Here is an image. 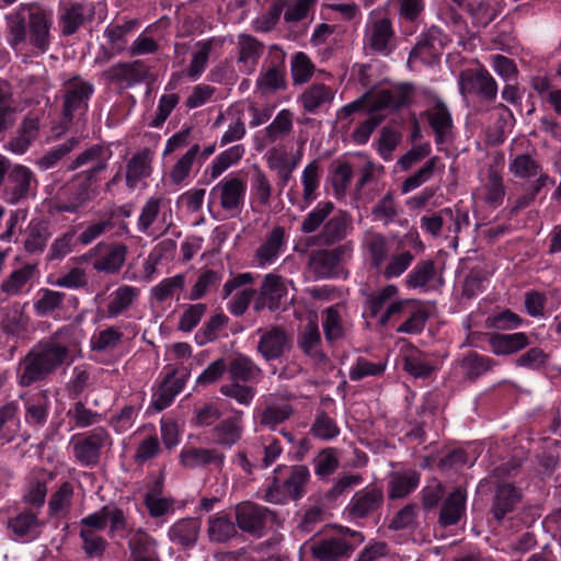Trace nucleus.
Returning a JSON list of instances; mask_svg holds the SVG:
<instances>
[{"mask_svg":"<svg viewBox=\"0 0 561 561\" xmlns=\"http://www.w3.org/2000/svg\"><path fill=\"white\" fill-rule=\"evenodd\" d=\"M7 43L14 51L47 53L53 42V13L37 3H22L4 16Z\"/></svg>","mask_w":561,"mask_h":561,"instance_id":"1","label":"nucleus"},{"mask_svg":"<svg viewBox=\"0 0 561 561\" xmlns=\"http://www.w3.org/2000/svg\"><path fill=\"white\" fill-rule=\"evenodd\" d=\"M72 362L70 350L57 337L39 341L20 359L16 367V381L21 387H30L46 380L64 365Z\"/></svg>","mask_w":561,"mask_h":561,"instance_id":"2","label":"nucleus"},{"mask_svg":"<svg viewBox=\"0 0 561 561\" xmlns=\"http://www.w3.org/2000/svg\"><path fill=\"white\" fill-rule=\"evenodd\" d=\"M334 204L330 201L319 202L302 219L300 232L310 234L316 231L314 243L322 247H336L346 242L354 230L353 217L346 210L332 215Z\"/></svg>","mask_w":561,"mask_h":561,"instance_id":"3","label":"nucleus"},{"mask_svg":"<svg viewBox=\"0 0 561 561\" xmlns=\"http://www.w3.org/2000/svg\"><path fill=\"white\" fill-rule=\"evenodd\" d=\"M51 183L45 186V193L51 197L54 208L58 213H78L85 204L99 194V181L76 173L71 180L58 187L62 182L58 173H53Z\"/></svg>","mask_w":561,"mask_h":561,"instance_id":"4","label":"nucleus"},{"mask_svg":"<svg viewBox=\"0 0 561 561\" xmlns=\"http://www.w3.org/2000/svg\"><path fill=\"white\" fill-rule=\"evenodd\" d=\"M309 480L310 472L306 466L278 465L273 470L262 500L276 505L286 504L289 500L298 501L305 495Z\"/></svg>","mask_w":561,"mask_h":561,"instance_id":"5","label":"nucleus"},{"mask_svg":"<svg viewBox=\"0 0 561 561\" xmlns=\"http://www.w3.org/2000/svg\"><path fill=\"white\" fill-rule=\"evenodd\" d=\"M245 183L236 176H226L209 192L208 211L213 219L237 218L244 207Z\"/></svg>","mask_w":561,"mask_h":561,"instance_id":"6","label":"nucleus"},{"mask_svg":"<svg viewBox=\"0 0 561 561\" xmlns=\"http://www.w3.org/2000/svg\"><path fill=\"white\" fill-rule=\"evenodd\" d=\"M354 241H346L336 247L318 249L310 252L307 271L313 279H332L345 275L344 264L353 257Z\"/></svg>","mask_w":561,"mask_h":561,"instance_id":"7","label":"nucleus"},{"mask_svg":"<svg viewBox=\"0 0 561 561\" xmlns=\"http://www.w3.org/2000/svg\"><path fill=\"white\" fill-rule=\"evenodd\" d=\"M365 540L360 531L341 528L340 535L327 536L310 545V552L317 561H343L348 559L356 546Z\"/></svg>","mask_w":561,"mask_h":561,"instance_id":"8","label":"nucleus"},{"mask_svg":"<svg viewBox=\"0 0 561 561\" xmlns=\"http://www.w3.org/2000/svg\"><path fill=\"white\" fill-rule=\"evenodd\" d=\"M94 93V85L75 76L64 81L61 89V117L64 124H70L73 119H80L89 110V101Z\"/></svg>","mask_w":561,"mask_h":561,"instance_id":"9","label":"nucleus"},{"mask_svg":"<svg viewBox=\"0 0 561 561\" xmlns=\"http://www.w3.org/2000/svg\"><path fill=\"white\" fill-rule=\"evenodd\" d=\"M1 188L3 201L8 204L16 205L35 195L37 180L30 168L14 164L10 169Z\"/></svg>","mask_w":561,"mask_h":561,"instance_id":"10","label":"nucleus"},{"mask_svg":"<svg viewBox=\"0 0 561 561\" xmlns=\"http://www.w3.org/2000/svg\"><path fill=\"white\" fill-rule=\"evenodd\" d=\"M398 294L396 285H387L376 291L367 294L366 310L370 317L377 318L380 325H386L397 313H400L407 301L392 299Z\"/></svg>","mask_w":561,"mask_h":561,"instance_id":"11","label":"nucleus"},{"mask_svg":"<svg viewBox=\"0 0 561 561\" xmlns=\"http://www.w3.org/2000/svg\"><path fill=\"white\" fill-rule=\"evenodd\" d=\"M110 523L108 537H115L118 533L129 530L124 511L115 505H104L80 520V530L91 533L104 530Z\"/></svg>","mask_w":561,"mask_h":561,"instance_id":"12","label":"nucleus"},{"mask_svg":"<svg viewBox=\"0 0 561 561\" xmlns=\"http://www.w3.org/2000/svg\"><path fill=\"white\" fill-rule=\"evenodd\" d=\"M108 440V433L99 427L88 434L72 437L70 444L77 461L82 466L92 467L99 462L101 450Z\"/></svg>","mask_w":561,"mask_h":561,"instance_id":"13","label":"nucleus"},{"mask_svg":"<svg viewBox=\"0 0 561 561\" xmlns=\"http://www.w3.org/2000/svg\"><path fill=\"white\" fill-rule=\"evenodd\" d=\"M112 157V151L103 145H92L76 156L66 167L67 171L81 170L79 173L100 181L99 174L105 171Z\"/></svg>","mask_w":561,"mask_h":561,"instance_id":"14","label":"nucleus"},{"mask_svg":"<svg viewBox=\"0 0 561 561\" xmlns=\"http://www.w3.org/2000/svg\"><path fill=\"white\" fill-rule=\"evenodd\" d=\"M275 517L273 511L255 503L244 502L236 506L237 526L254 537H262L267 524Z\"/></svg>","mask_w":561,"mask_h":561,"instance_id":"15","label":"nucleus"},{"mask_svg":"<svg viewBox=\"0 0 561 561\" xmlns=\"http://www.w3.org/2000/svg\"><path fill=\"white\" fill-rule=\"evenodd\" d=\"M103 76L106 81L127 89L146 81L150 76V67L141 59L116 62Z\"/></svg>","mask_w":561,"mask_h":561,"instance_id":"16","label":"nucleus"},{"mask_svg":"<svg viewBox=\"0 0 561 561\" xmlns=\"http://www.w3.org/2000/svg\"><path fill=\"white\" fill-rule=\"evenodd\" d=\"M287 89V71L284 55L277 60L264 64L255 80V91L263 98H268Z\"/></svg>","mask_w":561,"mask_h":561,"instance_id":"17","label":"nucleus"},{"mask_svg":"<svg viewBox=\"0 0 561 561\" xmlns=\"http://www.w3.org/2000/svg\"><path fill=\"white\" fill-rule=\"evenodd\" d=\"M383 491L377 485H368L356 492L347 506L345 513L352 520H359L370 517L383 504Z\"/></svg>","mask_w":561,"mask_h":561,"instance_id":"18","label":"nucleus"},{"mask_svg":"<svg viewBox=\"0 0 561 561\" xmlns=\"http://www.w3.org/2000/svg\"><path fill=\"white\" fill-rule=\"evenodd\" d=\"M459 88L463 95L474 94L486 101L495 100L497 94L495 80L484 69L462 71L459 77Z\"/></svg>","mask_w":561,"mask_h":561,"instance_id":"19","label":"nucleus"},{"mask_svg":"<svg viewBox=\"0 0 561 561\" xmlns=\"http://www.w3.org/2000/svg\"><path fill=\"white\" fill-rule=\"evenodd\" d=\"M394 31L389 19H373L366 24L365 46L380 55H389L393 50Z\"/></svg>","mask_w":561,"mask_h":561,"instance_id":"20","label":"nucleus"},{"mask_svg":"<svg viewBox=\"0 0 561 561\" xmlns=\"http://www.w3.org/2000/svg\"><path fill=\"white\" fill-rule=\"evenodd\" d=\"M287 295V286L284 279L276 274L270 273L264 276L259 295L254 301L253 309L260 312L264 308L270 311H277L280 300Z\"/></svg>","mask_w":561,"mask_h":561,"instance_id":"21","label":"nucleus"},{"mask_svg":"<svg viewBox=\"0 0 561 561\" xmlns=\"http://www.w3.org/2000/svg\"><path fill=\"white\" fill-rule=\"evenodd\" d=\"M154 152L149 148H144L135 152L126 162L125 183L134 191L140 185L146 186L145 181L152 173V162Z\"/></svg>","mask_w":561,"mask_h":561,"instance_id":"22","label":"nucleus"},{"mask_svg":"<svg viewBox=\"0 0 561 561\" xmlns=\"http://www.w3.org/2000/svg\"><path fill=\"white\" fill-rule=\"evenodd\" d=\"M257 333H261V337L256 351L267 362L279 358L290 347V339L279 325L272 327L267 331L260 329Z\"/></svg>","mask_w":561,"mask_h":561,"instance_id":"23","label":"nucleus"},{"mask_svg":"<svg viewBox=\"0 0 561 561\" xmlns=\"http://www.w3.org/2000/svg\"><path fill=\"white\" fill-rule=\"evenodd\" d=\"M129 561H161L158 553V541L142 528L129 529Z\"/></svg>","mask_w":561,"mask_h":561,"instance_id":"24","label":"nucleus"},{"mask_svg":"<svg viewBox=\"0 0 561 561\" xmlns=\"http://www.w3.org/2000/svg\"><path fill=\"white\" fill-rule=\"evenodd\" d=\"M413 91L409 83H401L391 90H380L373 99L370 111L399 110L408 106L412 102Z\"/></svg>","mask_w":561,"mask_h":561,"instance_id":"25","label":"nucleus"},{"mask_svg":"<svg viewBox=\"0 0 561 561\" xmlns=\"http://www.w3.org/2000/svg\"><path fill=\"white\" fill-rule=\"evenodd\" d=\"M188 374L178 376V371L169 373L157 391L152 396L151 407L156 411L167 409L174 400V398L184 389Z\"/></svg>","mask_w":561,"mask_h":561,"instance_id":"26","label":"nucleus"},{"mask_svg":"<svg viewBox=\"0 0 561 561\" xmlns=\"http://www.w3.org/2000/svg\"><path fill=\"white\" fill-rule=\"evenodd\" d=\"M230 381L256 383L263 376L262 368L248 355L237 354L227 364Z\"/></svg>","mask_w":561,"mask_h":561,"instance_id":"27","label":"nucleus"},{"mask_svg":"<svg viewBox=\"0 0 561 561\" xmlns=\"http://www.w3.org/2000/svg\"><path fill=\"white\" fill-rule=\"evenodd\" d=\"M39 131V118L26 115L20 123L15 135L8 141L7 149L15 154H23L35 141Z\"/></svg>","mask_w":561,"mask_h":561,"instance_id":"28","label":"nucleus"},{"mask_svg":"<svg viewBox=\"0 0 561 561\" xmlns=\"http://www.w3.org/2000/svg\"><path fill=\"white\" fill-rule=\"evenodd\" d=\"M186 284L185 274H176L172 277H167L160 280L157 285L152 286L149 293V301L152 306H170L172 300H179V293L182 291Z\"/></svg>","mask_w":561,"mask_h":561,"instance_id":"29","label":"nucleus"},{"mask_svg":"<svg viewBox=\"0 0 561 561\" xmlns=\"http://www.w3.org/2000/svg\"><path fill=\"white\" fill-rule=\"evenodd\" d=\"M202 528L199 518L186 517L176 520L168 531L170 541L183 548H193L197 543Z\"/></svg>","mask_w":561,"mask_h":561,"instance_id":"30","label":"nucleus"},{"mask_svg":"<svg viewBox=\"0 0 561 561\" xmlns=\"http://www.w3.org/2000/svg\"><path fill=\"white\" fill-rule=\"evenodd\" d=\"M226 456L215 448H184L180 454V461L186 468H196L214 465L221 468Z\"/></svg>","mask_w":561,"mask_h":561,"instance_id":"31","label":"nucleus"},{"mask_svg":"<svg viewBox=\"0 0 561 561\" xmlns=\"http://www.w3.org/2000/svg\"><path fill=\"white\" fill-rule=\"evenodd\" d=\"M44 525L37 513L32 510H24L8 520V528L19 538H38Z\"/></svg>","mask_w":561,"mask_h":561,"instance_id":"32","label":"nucleus"},{"mask_svg":"<svg viewBox=\"0 0 561 561\" xmlns=\"http://www.w3.org/2000/svg\"><path fill=\"white\" fill-rule=\"evenodd\" d=\"M243 425L241 415L221 420L211 431L213 442L224 448H231L241 439Z\"/></svg>","mask_w":561,"mask_h":561,"instance_id":"33","label":"nucleus"},{"mask_svg":"<svg viewBox=\"0 0 561 561\" xmlns=\"http://www.w3.org/2000/svg\"><path fill=\"white\" fill-rule=\"evenodd\" d=\"M25 422L31 426H44L47 422L50 400L47 391H37L25 398Z\"/></svg>","mask_w":561,"mask_h":561,"instance_id":"34","label":"nucleus"},{"mask_svg":"<svg viewBox=\"0 0 561 561\" xmlns=\"http://www.w3.org/2000/svg\"><path fill=\"white\" fill-rule=\"evenodd\" d=\"M238 50V61L242 65V71L247 75L252 73L263 54L264 45L252 35L240 34Z\"/></svg>","mask_w":561,"mask_h":561,"instance_id":"35","label":"nucleus"},{"mask_svg":"<svg viewBox=\"0 0 561 561\" xmlns=\"http://www.w3.org/2000/svg\"><path fill=\"white\" fill-rule=\"evenodd\" d=\"M491 351L497 355H510L516 353L530 343L527 334L523 332L503 334V333H490L488 337Z\"/></svg>","mask_w":561,"mask_h":561,"instance_id":"36","label":"nucleus"},{"mask_svg":"<svg viewBox=\"0 0 561 561\" xmlns=\"http://www.w3.org/2000/svg\"><path fill=\"white\" fill-rule=\"evenodd\" d=\"M467 492L462 488L455 489L445 499L440 513L439 524L444 527L456 525L466 511Z\"/></svg>","mask_w":561,"mask_h":561,"instance_id":"37","label":"nucleus"},{"mask_svg":"<svg viewBox=\"0 0 561 561\" xmlns=\"http://www.w3.org/2000/svg\"><path fill=\"white\" fill-rule=\"evenodd\" d=\"M297 344L301 351L318 362H324L327 355L321 350V335L318 323L310 320L298 334Z\"/></svg>","mask_w":561,"mask_h":561,"instance_id":"38","label":"nucleus"},{"mask_svg":"<svg viewBox=\"0 0 561 561\" xmlns=\"http://www.w3.org/2000/svg\"><path fill=\"white\" fill-rule=\"evenodd\" d=\"M85 11L87 7L79 2H70L59 7L58 23L64 36L75 34L84 24Z\"/></svg>","mask_w":561,"mask_h":561,"instance_id":"39","label":"nucleus"},{"mask_svg":"<svg viewBox=\"0 0 561 561\" xmlns=\"http://www.w3.org/2000/svg\"><path fill=\"white\" fill-rule=\"evenodd\" d=\"M138 26L137 20H125L123 23H111L104 31L112 55H118L128 49V35Z\"/></svg>","mask_w":561,"mask_h":561,"instance_id":"40","label":"nucleus"},{"mask_svg":"<svg viewBox=\"0 0 561 561\" xmlns=\"http://www.w3.org/2000/svg\"><path fill=\"white\" fill-rule=\"evenodd\" d=\"M522 499V492L510 483L497 486L493 500L492 513L496 520H502L511 513Z\"/></svg>","mask_w":561,"mask_h":561,"instance_id":"41","label":"nucleus"},{"mask_svg":"<svg viewBox=\"0 0 561 561\" xmlns=\"http://www.w3.org/2000/svg\"><path fill=\"white\" fill-rule=\"evenodd\" d=\"M293 414L294 408L290 403L285 401L268 402L257 414L259 424L274 431L278 425L289 420Z\"/></svg>","mask_w":561,"mask_h":561,"instance_id":"42","label":"nucleus"},{"mask_svg":"<svg viewBox=\"0 0 561 561\" xmlns=\"http://www.w3.org/2000/svg\"><path fill=\"white\" fill-rule=\"evenodd\" d=\"M334 95L335 93L330 87L323 83H313L301 93L299 101L306 112L316 113L323 105L332 103Z\"/></svg>","mask_w":561,"mask_h":561,"instance_id":"43","label":"nucleus"},{"mask_svg":"<svg viewBox=\"0 0 561 561\" xmlns=\"http://www.w3.org/2000/svg\"><path fill=\"white\" fill-rule=\"evenodd\" d=\"M294 129V113L288 108L280 110L274 119L264 128V140L275 144L288 137Z\"/></svg>","mask_w":561,"mask_h":561,"instance_id":"44","label":"nucleus"},{"mask_svg":"<svg viewBox=\"0 0 561 561\" xmlns=\"http://www.w3.org/2000/svg\"><path fill=\"white\" fill-rule=\"evenodd\" d=\"M436 276L435 263L432 260H423L408 274L405 285L409 288L427 291L434 288Z\"/></svg>","mask_w":561,"mask_h":561,"instance_id":"45","label":"nucleus"},{"mask_svg":"<svg viewBox=\"0 0 561 561\" xmlns=\"http://www.w3.org/2000/svg\"><path fill=\"white\" fill-rule=\"evenodd\" d=\"M442 31L431 27L419 36V39L410 53L411 58H431L439 54L443 48Z\"/></svg>","mask_w":561,"mask_h":561,"instance_id":"46","label":"nucleus"},{"mask_svg":"<svg viewBox=\"0 0 561 561\" xmlns=\"http://www.w3.org/2000/svg\"><path fill=\"white\" fill-rule=\"evenodd\" d=\"M420 483V473L415 470H405L391 474L388 482L389 499H403L414 491Z\"/></svg>","mask_w":561,"mask_h":561,"instance_id":"47","label":"nucleus"},{"mask_svg":"<svg viewBox=\"0 0 561 561\" xmlns=\"http://www.w3.org/2000/svg\"><path fill=\"white\" fill-rule=\"evenodd\" d=\"M494 360L476 352L463 356L459 362L460 373L465 379L474 381L494 367Z\"/></svg>","mask_w":561,"mask_h":561,"instance_id":"48","label":"nucleus"},{"mask_svg":"<svg viewBox=\"0 0 561 561\" xmlns=\"http://www.w3.org/2000/svg\"><path fill=\"white\" fill-rule=\"evenodd\" d=\"M285 243V229L277 226L268 233L265 241L256 249L260 265L273 263L279 255Z\"/></svg>","mask_w":561,"mask_h":561,"instance_id":"49","label":"nucleus"},{"mask_svg":"<svg viewBox=\"0 0 561 561\" xmlns=\"http://www.w3.org/2000/svg\"><path fill=\"white\" fill-rule=\"evenodd\" d=\"M19 404L14 401L0 408V444L13 440L20 430Z\"/></svg>","mask_w":561,"mask_h":561,"instance_id":"50","label":"nucleus"},{"mask_svg":"<svg viewBox=\"0 0 561 561\" xmlns=\"http://www.w3.org/2000/svg\"><path fill=\"white\" fill-rule=\"evenodd\" d=\"M15 114L12 88L7 81L0 80V140L14 126Z\"/></svg>","mask_w":561,"mask_h":561,"instance_id":"51","label":"nucleus"},{"mask_svg":"<svg viewBox=\"0 0 561 561\" xmlns=\"http://www.w3.org/2000/svg\"><path fill=\"white\" fill-rule=\"evenodd\" d=\"M127 252L128 248L124 243H113L105 255L94 261L93 268L106 274L117 273L126 261Z\"/></svg>","mask_w":561,"mask_h":561,"instance_id":"52","label":"nucleus"},{"mask_svg":"<svg viewBox=\"0 0 561 561\" xmlns=\"http://www.w3.org/2000/svg\"><path fill=\"white\" fill-rule=\"evenodd\" d=\"M207 535L211 542H226L237 535V528L227 514L218 513L208 518Z\"/></svg>","mask_w":561,"mask_h":561,"instance_id":"53","label":"nucleus"},{"mask_svg":"<svg viewBox=\"0 0 561 561\" xmlns=\"http://www.w3.org/2000/svg\"><path fill=\"white\" fill-rule=\"evenodd\" d=\"M321 321L325 340L329 343L336 342L345 336L346 327L336 306L324 309Z\"/></svg>","mask_w":561,"mask_h":561,"instance_id":"54","label":"nucleus"},{"mask_svg":"<svg viewBox=\"0 0 561 561\" xmlns=\"http://www.w3.org/2000/svg\"><path fill=\"white\" fill-rule=\"evenodd\" d=\"M139 295V290L129 285L118 287L111 295V300L107 305V317L116 318L130 308L134 300Z\"/></svg>","mask_w":561,"mask_h":561,"instance_id":"55","label":"nucleus"},{"mask_svg":"<svg viewBox=\"0 0 561 561\" xmlns=\"http://www.w3.org/2000/svg\"><path fill=\"white\" fill-rule=\"evenodd\" d=\"M428 124L435 133L436 141L443 142L446 134L453 126V119L449 110L442 102L437 101L427 114Z\"/></svg>","mask_w":561,"mask_h":561,"instance_id":"56","label":"nucleus"},{"mask_svg":"<svg viewBox=\"0 0 561 561\" xmlns=\"http://www.w3.org/2000/svg\"><path fill=\"white\" fill-rule=\"evenodd\" d=\"M301 184L304 187L302 201L305 203V208L314 202L318 197L317 191L320 185V173L319 163L317 161H311L305 167L301 174Z\"/></svg>","mask_w":561,"mask_h":561,"instance_id":"57","label":"nucleus"},{"mask_svg":"<svg viewBox=\"0 0 561 561\" xmlns=\"http://www.w3.org/2000/svg\"><path fill=\"white\" fill-rule=\"evenodd\" d=\"M506 190L502 176L494 170L488 173L486 182L482 186L483 201L493 207L503 203Z\"/></svg>","mask_w":561,"mask_h":561,"instance_id":"58","label":"nucleus"},{"mask_svg":"<svg viewBox=\"0 0 561 561\" xmlns=\"http://www.w3.org/2000/svg\"><path fill=\"white\" fill-rule=\"evenodd\" d=\"M41 297L34 304V310L39 317H49L64 308L65 293L44 288Z\"/></svg>","mask_w":561,"mask_h":561,"instance_id":"59","label":"nucleus"},{"mask_svg":"<svg viewBox=\"0 0 561 561\" xmlns=\"http://www.w3.org/2000/svg\"><path fill=\"white\" fill-rule=\"evenodd\" d=\"M78 144L79 140L77 138L72 137L67 139L65 142L59 144L45 152L36 160L35 164L41 170H49L56 167L64 157L70 153L78 146Z\"/></svg>","mask_w":561,"mask_h":561,"instance_id":"60","label":"nucleus"},{"mask_svg":"<svg viewBox=\"0 0 561 561\" xmlns=\"http://www.w3.org/2000/svg\"><path fill=\"white\" fill-rule=\"evenodd\" d=\"M245 152L243 145H234L220 152L210 164L211 179L218 178L228 168L238 163Z\"/></svg>","mask_w":561,"mask_h":561,"instance_id":"61","label":"nucleus"},{"mask_svg":"<svg viewBox=\"0 0 561 561\" xmlns=\"http://www.w3.org/2000/svg\"><path fill=\"white\" fill-rule=\"evenodd\" d=\"M160 197L152 196L146 201L140 209V214L137 219L138 232L147 236H151V226L156 222L161 211Z\"/></svg>","mask_w":561,"mask_h":561,"instance_id":"62","label":"nucleus"},{"mask_svg":"<svg viewBox=\"0 0 561 561\" xmlns=\"http://www.w3.org/2000/svg\"><path fill=\"white\" fill-rule=\"evenodd\" d=\"M508 171L515 178L531 179L541 173V165L530 154L522 153L511 160Z\"/></svg>","mask_w":561,"mask_h":561,"instance_id":"63","label":"nucleus"},{"mask_svg":"<svg viewBox=\"0 0 561 561\" xmlns=\"http://www.w3.org/2000/svg\"><path fill=\"white\" fill-rule=\"evenodd\" d=\"M50 234L47 224L43 221L31 222L27 237L24 242L25 251L28 253L42 252L45 249Z\"/></svg>","mask_w":561,"mask_h":561,"instance_id":"64","label":"nucleus"}]
</instances>
